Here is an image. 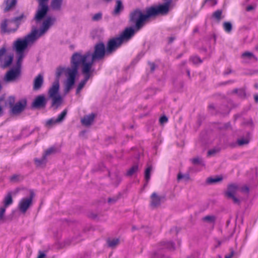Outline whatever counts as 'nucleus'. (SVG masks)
Instances as JSON below:
<instances>
[{"mask_svg": "<svg viewBox=\"0 0 258 258\" xmlns=\"http://www.w3.org/2000/svg\"><path fill=\"white\" fill-rule=\"evenodd\" d=\"M81 71L82 73L84 76V78L80 82L76 90L77 94H78L80 92L89 78L93 76L94 69H91L90 66L86 64L85 66H82Z\"/></svg>", "mask_w": 258, "mask_h": 258, "instance_id": "10", "label": "nucleus"}, {"mask_svg": "<svg viewBox=\"0 0 258 258\" xmlns=\"http://www.w3.org/2000/svg\"><path fill=\"white\" fill-rule=\"evenodd\" d=\"M27 105V100L23 98L17 101V115L25 110Z\"/></svg>", "mask_w": 258, "mask_h": 258, "instance_id": "21", "label": "nucleus"}, {"mask_svg": "<svg viewBox=\"0 0 258 258\" xmlns=\"http://www.w3.org/2000/svg\"><path fill=\"white\" fill-rule=\"evenodd\" d=\"M181 179H183L184 181H188L190 180V176L188 174H182L179 172L177 175V180L179 181Z\"/></svg>", "mask_w": 258, "mask_h": 258, "instance_id": "31", "label": "nucleus"}, {"mask_svg": "<svg viewBox=\"0 0 258 258\" xmlns=\"http://www.w3.org/2000/svg\"><path fill=\"white\" fill-rule=\"evenodd\" d=\"M5 105L10 108L13 113L15 114L16 113V98L14 96L8 97L5 102Z\"/></svg>", "mask_w": 258, "mask_h": 258, "instance_id": "16", "label": "nucleus"}, {"mask_svg": "<svg viewBox=\"0 0 258 258\" xmlns=\"http://www.w3.org/2000/svg\"><path fill=\"white\" fill-rule=\"evenodd\" d=\"M249 138L248 137L240 138L237 141V143L239 146H243L247 145L249 142Z\"/></svg>", "mask_w": 258, "mask_h": 258, "instance_id": "28", "label": "nucleus"}, {"mask_svg": "<svg viewBox=\"0 0 258 258\" xmlns=\"http://www.w3.org/2000/svg\"><path fill=\"white\" fill-rule=\"evenodd\" d=\"M23 59L17 58V80L20 78L22 74V61Z\"/></svg>", "mask_w": 258, "mask_h": 258, "instance_id": "26", "label": "nucleus"}, {"mask_svg": "<svg viewBox=\"0 0 258 258\" xmlns=\"http://www.w3.org/2000/svg\"><path fill=\"white\" fill-rule=\"evenodd\" d=\"M166 246L167 248H168L170 250H173L174 249V247L173 243L172 242H167L165 243Z\"/></svg>", "mask_w": 258, "mask_h": 258, "instance_id": "44", "label": "nucleus"}, {"mask_svg": "<svg viewBox=\"0 0 258 258\" xmlns=\"http://www.w3.org/2000/svg\"><path fill=\"white\" fill-rule=\"evenodd\" d=\"M106 55L107 53L104 44L99 43L95 45L93 52L88 51L84 54L80 52L75 53L74 58L78 60L80 65L85 66L87 64L90 66L91 69H94L92 68L93 63L103 59Z\"/></svg>", "mask_w": 258, "mask_h": 258, "instance_id": "3", "label": "nucleus"}, {"mask_svg": "<svg viewBox=\"0 0 258 258\" xmlns=\"http://www.w3.org/2000/svg\"><path fill=\"white\" fill-rule=\"evenodd\" d=\"M13 202L12 197L10 194H9L5 197L4 202L3 205L2 206L7 208L9 205H10Z\"/></svg>", "mask_w": 258, "mask_h": 258, "instance_id": "27", "label": "nucleus"}, {"mask_svg": "<svg viewBox=\"0 0 258 258\" xmlns=\"http://www.w3.org/2000/svg\"><path fill=\"white\" fill-rule=\"evenodd\" d=\"M16 29V18L5 19L1 23V32L3 34L14 33Z\"/></svg>", "mask_w": 258, "mask_h": 258, "instance_id": "9", "label": "nucleus"}, {"mask_svg": "<svg viewBox=\"0 0 258 258\" xmlns=\"http://www.w3.org/2000/svg\"><path fill=\"white\" fill-rule=\"evenodd\" d=\"M5 96L4 95L0 96V116L3 114V107L2 103L5 100Z\"/></svg>", "mask_w": 258, "mask_h": 258, "instance_id": "41", "label": "nucleus"}, {"mask_svg": "<svg viewBox=\"0 0 258 258\" xmlns=\"http://www.w3.org/2000/svg\"><path fill=\"white\" fill-rule=\"evenodd\" d=\"M108 246L111 248H114L119 243V240L117 238L108 240L107 241Z\"/></svg>", "mask_w": 258, "mask_h": 258, "instance_id": "29", "label": "nucleus"}, {"mask_svg": "<svg viewBox=\"0 0 258 258\" xmlns=\"http://www.w3.org/2000/svg\"><path fill=\"white\" fill-rule=\"evenodd\" d=\"M149 65L150 66V69L151 71H153L155 69V65L153 63H150Z\"/></svg>", "mask_w": 258, "mask_h": 258, "instance_id": "51", "label": "nucleus"}, {"mask_svg": "<svg viewBox=\"0 0 258 258\" xmlns=\"http://www.w3.org/2000/svg\"><path fill=\"white\" fill-rule=\"evenodd\" d=\"M67 114V110L64 109L58 116L56 119H50L47 122V125H51L56 123L61 122L65 118Z\"/></svg>", "mask_w": 258, "mask_h": 258, "instance_id": "19", "label": "nucleus"}, {"mask_svg": "<svg viewBox=\"0 0 258 258\" xmlns=\"http://www.w3.org/2000/svg\"><path fill=\"white\" fill-rule=\"evenodd\" d=\"M150 205L153 208L158 207L164 199V197L153 192L150 197Z\"/></svg>", "mask_w": 258, "mask_h": 258, "instance_id": "12", "label": "nucleus"}, {"mask_svg": "<svg viewBox=\"0 0 258 258\" xmlns=\"http://www.w3.org/2000/svg\"><path fill=\"white\" fill-rule=\"evenodd\" d=\"M203 221L209 223H213L215 220V217L212 215H208L203 218Z\"/></svg>", "mask_w": 258, "mask_h": 258, "instance_id": "33", "label": "nucleus"}, {"mask_svg": "<svg viewBox=\"0 0 258 258\" xmlns=\"http://www.w3.org/2000/svg\"><path fill=\"white\" fill-rule=\"evenodd\" d=\"M230 72H231V71H230V70H229V71L225 72V74H229V73H230Z\"/></svg>", "mask_w": 258, "mask_h": 258, "instance_id": "56", "label": "nucleus"}, {"mask_svg": "<svg viewBox=\"0 0 258 258\" xmlns=\"http://www.w3.org/2000/svg\"><path fill=\"white\" fill-rule=\"evenodd\" d=\"M26 15L22 14L19 17H17V26L19 24H21V22H24L26 18Z\"/></svg>", "mask_w": 258, "mask_h": 258, "instance_id": "38", "label": "nucleus"}, {"mask_svg": "<svg viewBox=\"0 0 258 258\" xmlns=\"http://www.w3.org/2000/svg\"><path fill=\"white\" fill-rule=\"evenodd\" d=\"M234 252L233 250H231L228 254L226 255L225 258H232L234 255Z\"/></svg>", "mask_w": 258, "mask_h": 258, "instance_id": "48", "label": "nucleus"}, {"mask_svg": "<svg viewBox=\"0 0 258 258\" xmlns=\"http://www.w3.org/2000/svg\"><path fill=\"white\" fill-rule=\"evenodd\" d=\"M134 35L132 28H126L119 37L110 39L107 44V55H110L119 47L123 42L127 41Z\"/></svg>", "mask_w": 258, "mask_h": 258, "instance_id": "5", "label": "nucleus"}, {"mask_svg": "<svg viewBox=\"0 0 258 258\" xmlns=\"http://www.w3.org/2000/svg\"><path fill=\"white\" fill-rule=\"evenodd\" d=\"M74 54L71 59L72 66L68 68H58L56 72V79L48 91V98L51 100V106L56 109L62 104V97L59 94V79L62 73H64L66 80L64 81V93L68 94L73 88L75 83L76 77L78 74L80 64L77 59L75 60Z\"/></svg>", "mask_w": 258, "mask_h": 258, "instance_id": "1", "label": "nucleus"}, {"mask_svg": "<svg viewBox=\"0 0 258 258\" xmlns=\"http://www.w3.org/2000/svg\"><path fill=\"white\" fill-rule=\"evenodd\" d=\"M243 59L257 60L256 57L252 53L249 51H245L241 54Z\"/></svg>", "mask_w": 258, "mask_h": 258, "instance_id": "25", "label": "nucleus"}, {"mask_svg": "<svg viewBox=\"0 0 258 258\" xmlns=\"http://www.w3.org/2000/svg\"><path fill=\"white\" fill-rule=\"evenodd\" d=\"M44 82L43 76L39 74L34 79L33 89L35 91L39 90L42 87Z\"/></svg>", "mask_w": 258, "mask_h": 258, "instance_id": "17", "label": "nucleus"}, {"mask_svg": "<svg viewBox=\"0 0 258 258\" xmlns=\"http://www.w3.org/2000/svg\"><path fill=\"white\" fill-rule=\"evenodd\" d=\"M16 0H5V7L4 9L5 13L12 11L15 6Z\"/></svg>", "mask_w": 258, "mask_h": 258, "instance_id": "20", "label": "nucleus"}, {"mask_svg": "<svg viewBox=\"0 0 258 258\" xmlns=\"http://www.w3.org/2000/svg\"><path fill=\"white\" fill-rule=\"evenodd\" d=\"M2 88V84L0 83V91L1 90Z\"/></svg>", "mask_w": 258, "mask_h": 258, "instance_id": "58", "label": "nucleus"}, {"mask_svg": "<svg viewBox=\"0 0 258 258\" xmlns=\"http://www.w3.org/2000/svg\"><path fill=\"white\" fill-rule=\"evenodd\" d=\"M222 179L221 176L210 177L206 179V182L209 184H213L221 182Z\"/></svg>", "mask_w": 258, "mask_h": 258, "instance_id": "24", "label": "nucleus"}, {"mask_svg": "<svg viewBox=\"0 0 258 258\" xmlns=\"http://www.w3.org/2000/svg\"><path fill=\"white\" fill-rule=\"evenodd\" d=\"M173 7L172 2H164L163 4L159 5L156 7H152L149 8L151 17L157 15H165L168 13L169 11Z\"/></svg>", "mask_w": 258, "mask_h": 258, "instance_id": "8", "label": "nucleus"}, {"mask_svg": "<svg viewBox=\"0 0 258 258\" xmlns=\"http://www.w3.org/2000/svg\"><path fill=\"white\" fill-rule=\"evenodd\" d=\"M223 27L226 32L229 33L232 30V25L230 22H224Z\"/></svg>", "mask_w": 258, "mask_h": 258, "instance_id": "35", "label": "nucleus"}, {"mask_svg": "<svg viewBox=\"0 0 258 258\" xmlns=\"http://www.w3.org/2000/svg\"><path fill=\"white\" fill-rule=\"evenodd\" d=\"M117 200V198L114 197L112 198H109L108 200V202L111 204L115 203Z\"/></svg>", "mask_w": 258, "mask_h": 258, "instance_id": "46", "label": "nucleus"}, {"mask_svg": "<svg viewBox=\"0 0 258 258\" xmlns=\"http://www.w3.org/2000/svg\"><path fill=\"white\" fill-rule=\"evenodd\" d=\"M216 152V151L215 150H210L208 151V155L209 156L213 155Z\"/></svg>", "mask_w": 258, "mask_h": 258, "instance_id": "50", "label": "nucleus"}, {"mask_svg": "<svg viewBox=\"0 0 258 258\" xmlns=\"http://www.w3.org/2000/svg\"><path fill=\"white\" fill-rule=\"evenodd\" d=\"M55 21L54 18L47 17L43 21L42 26L39 30L36 28H33L31 33L24 38L17 39L18 59L24 58L28 51V47L32 46L40 36L45 34Z\"/></svg>", "mask_w": 258, "mask_h": 258, "instance_id": "2", "label": "nucleus"}, {"mask_svg": "<svg viewBox=\"0 0 258 258\" xmlns=\"http://www.w3.org/2000/svg\"><path fill=\"white\" fill-rule=\"evenodd\" d=\"M138 165L135 164L133 165L130 169H128L126 173L127 176H132L135 174L138 170Z\"/></svg>", "mask_w": 258, "mask_h": 258, "instance_id": "30", "label": "nucleus"}, {"mask_svg": "<svg viewBox=\"0 0 258 258\" xmlns=\"http://www.w3.org/2000/svg\"><path fill=\"white\" fill-rule=\"evenodd\" d=\"M63 0H52L51 2V8L56 11L61 10Z\"/></svg>", "mask_w": 258, "mask_h": 258, "instance_id": "23", "label": "nucleus"}, {"mask_svg": "<svg viewBox=\"0 0 258 258\" xmlns=\"http://www.w3.org/2000/svg\"><path fill=\"white\" fill-rule=\"evenodd\" d=\"M102 15L100 13L95 14L92 17V20L94 21H100L102 18Z\"/></svg>", "mask_w": 258, "mask_h": 258, "instance_id": "39", "label": "nucleus"}, {"mask_svg": "<svg viewBox=\"0 0 258 258\" xmlns=\"http://www.w3.org/2000/svg\"><path fill=\"white\" fill-rule=\"evenodd\" d=\"M191 161L194 164H201L202 163V159L199 157L193 158Z\"/></svg>", "mask_w": 258, "mask_h": 258, "instance_id": "42", "label": "nucleus"}, {"mask_svg": "<svg viewBox=\"0 0 258 258\" xmlns=\"http://www.w3.org/2000/svg\"><path fill=\"white\" fill-rule=\"evenodd\" d=\"M47 100L44 95L37 96L32 103V106L35 108H41L45 106Z\"/></svg>", "mask_w": 258, "mask_h": 258, "instance_id": "14", "label": "nucleus"}, {"mask_svg": "<svg viewBox=\"0 0 258 258\" xmlns=\"http://www.w3.org/2000/svg\"><path fill=\"white\" fill-rule=\"evenodd\" d=\"M249 189L246 186H240L236 183L229 184L226 192V196L229 199H231L235 204H239L240 199L237 198L239 197L238 192L244 194H247L248 192Z\"/></svg>", "mask_w": 258, "mask_h": 258, "instance_id": "6", "label": "nucleus"}, {"mask_svg": "<svg viewBox=\"0 0 258 258\" xmlns=\"http://www.w3.org/2000/svg\"><path fill=\"white\" fill-rule=\"evenodd\" d=\"M167 120V118L165 116H163L160 118V122L161 123L163 124L166 122Z\"/></svg>", "mask_w": 258, "mask_h": 258, "instance_id": "47", "label": "nucleus"}, {"mask_svg": "<svg viewBox=\"0 0 258 258\" xmlns=\"http://www.w3.org/2000/svg\"><path fill=\"white\" fill-rule=\"evenodd\" d=\"M186 73H187V75H188V77H189V78H190V73H189V70H187V72H186Z\"/></svg>", "mask_w": 258, "mask_h": 258, "instance_id": "54", "label": "nucleus"}, {"mask_svg": "<svg viewBox=\"0 0 258 258\" xmlns=\"http://www.w3.org/2000/svg\"><path fill=\"white\" fill-rule=\"evenodd\" d=\"M6 208L3 206L0 207V222H4V215L6 212Z\"/></svg>", "mask_w": 258, "mask_h": 258, "instance_id": "36", "label": "nucleus"}, {"mask_svg": "<svg viewBox=\"0 0 258 258\" xmlns=\"http://www.w3.org/2000/svg\"><path fill=\"white\" fill-rule=\"evenodd\" d=\"M47 1L39 0L40 8L38 10L34 18L36 23L40 22L46 14L48 11V7L44 4V2Z\"/></svg>", "mask_w": 258, "mask_h": 258, "instance_id": "11", "label": "nucleus"}, {"mask_svg": "<svg viewBox=\"0 0 258 258\" xmlns=\"http://www.w3.org/2000/svg\"><path fill=\"white\" fill-rule=\"evenodd\" d=\"M254 99H255V102L258 101V94L254 96Z\"/></svg>", "mask_w": 258, "mask_h": 258, "instance_id": "52", "label": "nucleus"}, {"mask_svg": "<svg viewBox=\"0 0 258 258\" xmlns=\"http://www.w3.org/2000/svg\"><path fill=\"white\" fill-rule=\"evenodd\" d=\"M46 255L42 252L39 251L37 258H45Z\"/></svg>", "mask_w": 258, "mask_h": 258, "instance_id": "49", "label": "nucleus"}, {"mask_svg": "<svg viewBox=\"0 0 258 258\" xmlns=\"http://www.w3.org/2000/svg\"><path fill=\"white\" fill-rule=\"evenodd\" d=\"M162 1H164V2H172V0H162Z\"/></svg>", "mask_w": 258, "mask_h": 258, "instance_id": "55", "label": "nucleus"}, {"mask_svg": "<svg viewBox=\"0 0 258 258\" xmlns=\"http://www.w3.org/2000/svg\"><path fill=\"white\" fill-rule=\"evenodd\" d=\"M222 11L221 10H217L213 13L212 16L218 21H220L222 19L221 15H222Z\"/></svg>", "mask_w": 258, "mask_h": 258, "instance_id": "34", "label": "nucleus"}, {"mask_svg": "<svg viewBox=\"0 0 258 258\" xmlns=\"http://www.w3.org/2000/svg\"><path fill=\"white\" fill-rule=\"evenodd\" d=\"M233 92H235V93H237V89H235V90H234L233 91Z\"/></svg>", "mask_w": 258, "mask_h": 258, "instance_id": "60", "label": "nucleus"}, {"mask_svg": "<svg viewBox=\"0 0 258 258\" xmlns=\"http://www.w3.org/2000/svg\"><path fill=\"white\" fill-rule=\"evenodd\" d=\"M35 197V193L33 190H30L29 196L23 198L19 202L18 209L19 215H25L27 211L33 205V200Z\"/></svg>", "mask_w": 258, "mask_h": 258, "instance_id": "7", "label": "nucleus"}, {"mask_svg": "<svg viewBox=\"0 0 258 258\" xmlns=\"http://www.w3.org/2000/svg\"><path fill=\"white\" fill-rule=\"evenodd\" d=\"M13 47H14V48H16V41L14 42V43H13Z\"/></svg>", "mask_w": 258, "mask_h": 258, "instance_id": "53", "label": "nucleus"}, {"mask_svg": "<svg viewBox=\"0 0 258 258\" xmlns=\"http://www.w3.org/2000/svg\"><path fill=\"white\" fill-rule=\"evenodd\" d=\"M27 128H24L23 130H22V134L24 136H28L29 135H30L31 134H32L33 132H35V131H38V128L37 127H36L35 128H34L32 131H31L30 132L27 133V134H25L24 133V132H25L26 131H27Z\"/></svg>", "mask_w": 258, "mask_h": 258, "instance_id": "43", "label": "nucleus"}, {"mask_svg": "<svg viewBox=\"0 0 258 258\" xmlns=\"http://www.w3.org/2000/svg\"><path fill=\"white\" fill-rule=\"evenodd\" d=\"M188 258H196V257L195 256L192 257V256L191 255L190 256L188 257Z\"/></svg>", "mask_w": 258, "mask_h": 258, "instance_id": "61", "label": "nucleus"}, {"mask_svg": "<svg viewBox=\"0 0 258 258\" xmlns=\"http://www.w3.org/2000/svg\"><path fill=\"white\" fill-rule=\"evenodd\" d=\"M16 78V68H13L7 71L3 78L6 83L14 82Z\"/></svg>", "mask_w": 258, "mask_h": 258, "instance_id": "13", "label": "nucleus"}, {"mask_svg": "<svg viewBox=\"0 0 258 258\" xmlns=\"http://www.w3.org/2000/svg\"><path fill=\"white\" fill-rule=\"evenodd\" d=\"M152 170L151 166H149L145 170V179L147 182H148L150 178L151 172Z\"/></svg>", "mask_w": 258, "mask_h": 258, "instance_id": "32", "label": "nucleus"}, {"mask_svg": "<svg viewBox=\"0 0 258 258\" xmlns=\"http://www.w3.org/2000/svg\"><path fill=\"white\" fill-rule=\"evenodd\" d=\"M95 117V113L86 115L81 119V123L84 125L89 126L92 124Z\"/></svg>", "mask_w": 258, "mask_h": 258, "instance_id": "18", "label": "nucleus"}, {"mask_svg": "<svg viewBox=\"0 0 258 258\" xmlns=\"http://www.w3.org/2000/svg\"><path fill=\"white\" fill-rule=\"evenodd\" d=\"M55 149L53 147H51L47 150H46L45 152L44 153L43 155L47 157L48 156L55 153Z\"/></svg>", "mask_w": 258, "mask_h": 258, "instance_id": "37", "label": "nucleus"}, {"mask_svg": "<svg viewBox=\"0 0 258 258\" xmlns=\"http://www.w3.org/2000/svg\"><path fill=\"white\" fill-rule=\"evenodd\" d=\"M47 161V157H45L43 154L42 155V157L40 159H34L35 164L36 166L38 167H44L46 165Z\"/></svg>", "mask_w": 258, "mask_h": 258, "instance_id": "22", "label": "nucleus"}, {"mask_svg": "<svg viewBox=\"0 0 258 258\" xmlns=\"http://www.w3.org/2000/svg\"><path fill=\"white\" fill-rule=\"evenodd\" d=\"M217 242H218V246H219L221 244V242L219 240H218Z\"/></svg>", "mask_w": 258, "mask_h": 258, "instance_id": "57", "label": "nucleus"}, {"mask_svg": "<svg viewBox=\"0 0 258 258\" xmlns=\"http://www.w3.org/2000/svg\"><path fill=\"white\" fill-rule=\"evenodd\" d=\"M255 5H249L246 8V10L248 12L252 11L255 9Z\"/></svg>", "mask_w": 258, "mask_h": 258, "instance_id": "45", "label": "nucleus"}, {"mask_svg": "<svg viewBox=\"0 0 258 258\" xmlns=\"http://www.w3.org/2000/svg\"><path fill=\"white\" fill-rule=\"evenodd\" d=\"M190 60L195 64H197L198 63H201L202 61V60L198 56H193L191 57Z\"/></svg>", "mask_w": 258, "mask_h": 258, "instance_id": "40", "label": "nucleus"}, {"mask_svg": "<svg viewBox=\"0 0 258 258\" xmlns=\"http://www.w3.org/2000/svg\"><path fill=\"white\" fill-rule=\"evenodd\" d=\"M15 176L12 177L11 178L12 180H15Z\"/></svg>", "mask_w": 258, "mask_h": 258, "instance_id": "59", "label": "nucleus"}, {"mask_svg": "<svg viewBox=\"0 0 258 258\" xmlns=\"http://www.w3.org/2000/svg\"><path fill=\"white\" fill-rule=\"evenodd\" d=\"M150 17L149 9L146 10L145 14L140 9H134L130 13L128 21L131 25L135 26L134 28L131 27L134 31V34L144 26Z\"/></svg>", "mask_w": 258, "mask_h": 258, "instance_id": "4", "label": "nucleus"}, {"mask_svg": "<svg viewBox=\"0 0 258 258\" xmlns=\"http://www.w3.org/2000/svg\"><path fill=\"white\" fill-rule=\"evenodd\" d=\"M124 10V6L121 0H116L111 14L113 16H118Z\"/></svg>", "mask_w": 258, "mask_h": 258, "instance_id": "15", "label": "nucleus"}]
</instances>
